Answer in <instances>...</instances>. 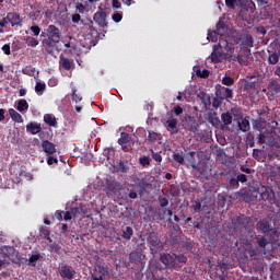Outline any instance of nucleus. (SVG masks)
<instances>
[{"instance_id":"nucleus-1","label":"nucleus","mask_w":280,"mask_h":280,"mask_svg":"<svg viewBox=\"0 0 280 280\" xmlns=\"http://www.w3.org/2000/svg\"><path fill=\"white\" fill-rule=\"evenodd\" d=\"M40 36H46L43 40H42V45L46 51V54H54V51H56V49L58 48V43H60V40H62V32L60 31V28H58V26L50 24L47 26L46 32H42Z\"/></svg>"},{"instance_id":"nucleus-2","label":"nucleus","mask_w":280,"mask_h":280,"mask_svg":"<svg viewBox=\"0 0 280 280\" xmlns=\"http://www.w3.org/2000/svg\"><path fill=\"white\" fill-rule=\"evenodd\" d=\"M258 231H260V233H264L265 237H268V235H270V241L279 240V232L277 231V229L272 228V223L269 219H264L258 222Z\"/></svg>"},{"instance_id":"nucleus-3","label":"nucleus","mask_w":280,"mask_h":280,"mask_svg":"<svg viewBox=\"0 0 280 280\" xmlns=\"http://www.w3.org/2000/svg\"><path fill=\"white\" fill-rule=\"evenodd\" d=\"M220 36L219 38V46L225 47L226 51H231L233 49L232 46H229V42L224 40L226 34L229 33V26L222 21H219L217 24V30L214 31Z\"/></svg>"},{"instance_id":"nucleus-4","label":"nucleus","mask_w":280,"mask_h":280,"mask_svg":"<svg viewBox=\"0 0 280 280\" xmlns=\"http://www.w3.org/2000/svg\"><path fill=\"white\" fill-rule=\"evenodd\" d=\"M148 246L151 250V255H156L161 248V238L156 232H150L147 237Z\"/></svg>"},{"instance_id":"nucleus-5","label":"nucleus","mask_w":280,"mask_h":280,"mask_svg":"<svg viewBox=\"0 0 280 280\" xmlns=\"http://www.w3.org/2000/svg\"><path fill=\"white\" fill-rule=\"evenodd\" d=\"M104 191L105 194H107V196H116V194H119V191H121V184L115 180L107 179L105 183Z\"/></svg>"},{"instance_id":"nucleus-6","label":"nucleus","mask_w":280,"mask_h":280,"mask_svg":"<svg viewBox=\"0 0 280 280\" xmlns=\"http://www.w3.org/2000/svg\"><path fill=\"white\" fill-rule=\"evenodd\" d=\"M160 261L163 264L166 268H178V264L176 262V258L172 256V254L163 253L160 256Z\"/></svg>"},{"instance_id":"nucleus-7","label":"nucleus","mask_w":280,"mask_h":280,"mask_svg":"<svg viewBox=\"0 0 280 280\" xmlns=\"http://www.w3.org/2000/svg\"><path fill=\"white\" fill-rule=\"evenodd\" d=\"M144 259H145V255L141 252H131L129 254L130 264H136V266H143Z\"/></svg>"},{"instance_id":"nucleus-8","label":"nucleus","mask_w":280,"mask_h":280,"mask_svg":"<svg viewBox=\"0 0 280 280\" xmlns=\"http://www.w3.org/2000/svg\"><path fill=\"white\" fill-rule=\"evenodd\" d=\"M59 67H61V69H63L65 71H71V69H74L75 62L73 61V59L60 56Z\"/></svg>"},{"instance_id":"nucleus-9","label":"nucleus","mask_w":280,"mask_h":280,"mask_svg":"<svg viewBox=\"0 0 280 280\" xmlns=\"http://www.w3.org/2000/svg\"><path fill=\"white\" fill-rule=\"evenodd\" d=\"M60 277L61 279H73V277H75V271L73 270V267L71 266H62L60 269Z\"/></svg>"},{"instance_id":"nucleus-10","label":"nucleus","mask_w":280,"mask_h":280,"mask_svg":"<svg viewBox=\"0 0 280 280\" xmlns=\"http://www.w3.org/2000/svg\"><path fill=\"white\" fill-rule=\"evenodd\" d=\"M7 20L9 21L11 27H16L21 25V14H19L18 12L7 13Z\"/></svg>"},{"instance_id":"nucleus-11","label":"nucleus","mask_w":280,"mask_h":280,"mask_svg":"<svg viewBox=\"0 0 280 280\" xmlns=\"http://www.w3.org/2000/svg\"><path fill=\"white\" fill-rule=\"evenodd\" d=\"M26 132L30 135H39V132H43V127L40 122L31 121L26 125Z\"/></svg>"},{"instance_id":"nucleus-12","label":"nucleus","mask_w":280,"mask_h":280,"mask_svg":"<svg viewBox=\"0 0 280 280\" xmlns=\"http://www.w3.org/2000/svg\"><path fill=\"white\" fill-rule=\"evenodd\" d=\"M241 48L248 49V47H254L255 40L253 39V35L246 34L240 38Z\"/></svg>"},{"instance_id":"nucleus-13","label":"nucleus","mask_w":280,"mask_h":280,"mask_svg":"<svg viewBox=\"0 0 280 280\" xmlns=\"http://www.w3.org/2000/svg\"><path fill=\"white\" fill-rule=\"evenodd\" d=\"M197 97H199L201 104H203V108L206 110H209L211 108V95L207 94L206 92H199L197 94Z\"/></svg>"},{"instance_id":"nucleus-14","label":"nucleus","mask_w":280,"mask_h":280,"mask_svg":"<svg viewBox=\"0 0 280 280\" xmlns=\"http://www.w3.org/2000/svg\"><path fill=\"white\" fill-rule=\"evenodd\" d=\"M10 250L12 248L8 246L0 247V268L1 266H5L8 259H10Z\"/></svg>"},{"instance_id":"nucleus-15","label":"nucleus","mask_w":280,"mask_h":280,"mask_svg":"<svg viewBox=\"0 0 280 280\" xmlns=\"http://www.w3.org/2000/svg\"><path fill=\"white\" fill-rule=\"evenodd\" d=\"M94 22L97 23L100 27H107L108 22H106V12H96L94 14Z\"/></svg>"},{"instance_id":"nucleus-16","label":"nucleus","mask_w":280,"mask_h":280,"mask_svg":"<svg viewBox=\"0 0 280 280\" xmlns=\"http://www.w3.org/2000/svg\"><path fill=\"white\" fill-rule=\"evenodd\" d=\"M42 148H43L44 152L49 155L55 154V152H56V144H54L49 140H44L42 142Z\"/></svg>"},{"instance_id":"nucleus-17","label":"nucleus","mask_w":280,"mask_h":280,"mask_svg":"<svg viewBox=\"0 0 280 280\" xmlns=\"http://www.w3.org/2000/svg\"><path fill=\"white\" fill-rule=\"evenodd\" d=\"M256 242L260 248H266L270 242H277V240L270 241V235L266 236V234H264V236L257 237Z\"/></svg>"},{"instance_id":"nucleus-18","label":"nucleus","mask_w":280,"mask_h":280,"mask_svg":"<svg viewBox=\"0 0 280 280\" xmlns=\"http://www.w3.org/2000/svg\"><path fill=\"white\" fill-rule=\"evenodd\" d=\"M268 91L271 93V95H279L280 94V83L277 82V80H272L268 84Z\"/></svg>"},{"instance_id":"nucleus-19","label":"nucleus","mask_w":280,"mask_h":280,"mask_svg":"<svg viewBox=\"0 0 280 280\" xmlns=\"http://www.w3.org/2000/svg\"><path fill=\"white\" fill-rule=\"evenodd\" d=\"M44 121L47 124V126H50L51 128L58 127V121L56 120V116L51 114L44 115Z\"/></svg>"},{"instance_id":"nucleus-20","label":"nucleus","mask_w":280,"mask_h":280,"mask_svg":"<svg viewBox=\"0 0 280 280\" xmlns=\"http://www.w3.org/2000/svg\"><path fill=\"white\" fill-rule=\"evenodd\" d=\"M167 129L172 132V135H176L178 132V120L176 118L168 119L166 121Z\"/></svg>"},{"instance_id":"nucleus-21","label":"nucleus","mask_w":280,"mask_h":280,"mask_svg":"<svg viewBox=\"0 0 280 280\" xmlns=\"http://www.w3.org/2000/svg\"><path fill=\"white\" fill-rule=\"evenodd\" d=\"M96 268H97L96 270H97L98 275H101V277H110V275H113V270H110V268H108V266L97 265Z\"/></svg>"},{"instance_id":"nucleus-22","label":"nucleus","mask_w":280,"mask_h":280,"mask_svg":"<svg viewBox=\"0 0 280 280\" xmlns=\"http://www.w3.org/2000/svg\"><path fill=\"white\" fill-rule=\"evenodd\" d=\"M9 115L15 124H23V116H21L14 108L9 109Z\"/></svg>"},{"instance_id":"nucleus-23","label":"nucleus","mask_w":280,"mask_h":280,"mask_svg":"<svg viewBox=\"0 0 280 280\" xmlns=\"http://www.w3.org/2000/svg\"><path fill=\"white\" fill-rule=\"evenodd\" d=\"M132 235H135V230H132V228L126 226L125 229H122V240H126V242H130V240H132Z\"/></svg>"},{"instance_id":"nucleus-24","label":"nucleus","mask_w":280,"mask_h":280,"mask_svg":"<svg viewBox=\"0 0 280 280\" xmlns=\"http://www.w3.org/2000/svg\"><path fill=\"white\" fill-rule=\"evenodd\" d=\"M250 222H252V219L249 217H238L236 219V224H238V226H243L244 229H247Z\"/></svg>"},{"instance_id":"nucleus-25","label":"nucleus","mask_w":280,"mask_h":280,"mask_svg":"<svg viewBox=\"0 0 280 280\" xmlns=\"http://www.w3.org/2000/svg\"><path fill=\"white\" fill-rule=\"evenodd\" d=\"M28 108H30V104L27 103V101L25 98H21L20 101H18L16 110H19V113H23V112L27 110Z\"/></svg>"},{"instance_id":"nucleus-26","label":"nucleus","mask_w":280,"mask_h":280,"mask_svg":"<svg viewBox=\"0 0 280 280\" xmlns=\"http://www.w3.org/2000/svg\"><path fill=\"white\" fill-rule=\"evenodd\" d=\"M71 213L73 218H80L81 215H86V208L84 207L72 208Z\"/></svg>"},{"instance_id":"nucleus-27","label":"nucleus","mask_w":280,"mask_h":280,"mask_svg":"<svg viewBox=\"0 0 280 280\" xmlns=\"http://www.w3.org/2000/svg\"><path fill=\"white\" fill-rule=\"evenodd\" d=\"M178 247L183 248V250L186 253H191V250L194 249V245L187 241H179Z\"/></svg>"},{"instance_id":"nucleus-28","label":"nucleus","mask_w":280,"mask_h":280,"mask_svg":"<svg viewBox=\"0 0 280 280\" xmlns=\"http://www.w3.org/2000/svg\"><path fill=\"white\" fill-rule=\"evenodd\" d=\"M132 141V137L128 132H121L120 138L118 139L119 144H127Z\"/></svg>"},{"instance_id":"nucleus-29","label":"nucleus","mask_w":280,"mask_h":280,"mask_svg":"<svg viewBox=\"0 0 280 280\" xmlns=\"http://www.w3.org/2000/svg\"><path fill=\"white\" fill-rule=\"evenodd\" d=\"M221 120L224 124V126H231V124H233V116L229 112L223 113L221 115Z\"/></svg>"},{"instance_id":"nucleus-30","label":"nucleus","mask_w":280,"mask_h":280,"mask_svg":"<svg viewBox=\"0 0 280 280\" xmlns=\"http://www.w3.org/2000/svg\"><path fill=\"white\" fill-rule=\"evenodd\" d=\"M210 59H211V62H213L214 65H218V62H221L222 60V52L214 49L210 55Z\"/></svg>"},{"instance_id":"nucleus-31","label":"nucleus","mask_w":280,"mask_h":280,"mask_svg":"<svg viewBox=\"0 0 280 280\" xmlns=\"http://www.w3.org/2000/svg\"><path fill=\"white\" fill-rule=\"evenodd\" d=\"M238 128L242 132H248V130H250V121L248 118H244L242 122L238 124Z\"/></svg>"},{"instance_id":"nucleus-32","label":"nucleus","mask_w":280,"mask_h":280,"mask_svg":"<svg viewBox=\"0 0 280 280\" xmlns=\"http://www.w3.org/2000/svg\"><path fill=\"white\" fill-rule=\"evenodd\" d=\"M62 43H63V47H66V49L63 50L65 54H70L71 56H73V49H75V45L67 40H62Z\"/></svg>"},{"instance_id":"nucleus-33","label":"nucleus","mask_w":280,"mask_h":280,"mask_svg":"<svg viewBox=\"0 0 280 280\" xmlns=\"http://www.w3.org/2000/svg\"><path fill=\"white\" fill-rule=\"evenodd\" d=\"M252 126H253L254 130H258L259 132H261V130L264 128V120H261V118L253 119Z\"/></svg>"},{"instance_id":"nucleus-34","label":"nucleus","mask_w":280,"mask_h":280,"mask_svg":"<svg viewBox=\"0 0 280 280\" xmlns=\"http://www.w3.org/2000/svg\"><path fill=\"white\" fill-rule=\"evenodd\" d=\"M25 44L27 45V47H38L39 42L38 39H36V37H26L25 38Z\"/></svg>"},{"instance_id":"nucleus-35","label":"nucleus","mask_w":280,"mask_h":280,"mask_svg":"<svg viewBox=\"0 0 280 280\" xmlns=\"http://www.w3.org/2000/svg\"><path fill=\"white\" fill-rule=\"evenodd\" d=\"M218 39H220V35L217 31H208V40L211 43H218Z\"/></svg>"},{"instance_id":"nucleus-36","label":"nucleus","mask_w":280,"mask_h":280,"mask_svg":"<svg viewBox=\"0 0 280 280\" xmlns=\"http://www.w3.org/2000/svg\"><path fill=\"white\" fill-rule=\"evenodd\" d=\"M47 89V85L45 84V82H36L35 85V93H37L38 95H42L43 92Z\"/></svg>"},{"instance_id":"nucleus-37","label":"nucleus","mask_w":280,"mask_h":280,"mask_svg":"<svg viewBox=\"0 0 280 280\" xmlns=\"http://www.w3.org/2000/svg\"><path fill=\"white\" fill-rule=\"evenodd\" d=\"M118 170L122 174H128V171L130 170V167H128V161H120L118 164Z\"/></svg>"},{"instance_id":"nucleus-38","label":"nucleus","mask_w":280,"mask_h":280,"mask_svg":"<svg viewBox=\"0 0 280 280\" xmlns=\"http://www.w3.org/2000/svg\"><path fill=\"white\" fill-rule=\"evenodd\" d=\"M39 234L42 237H44V240H47V242H51V236H50L49 230L42 228L39 230Z\"/></svg>"},{"instance_id":"nucleus-39","label":"nucleus","mask_w":280,"mask_h":280,"mask_svg":"<svg viewBox=\"0 0 280 280\" xmlns=\"http://www.w3.org/2000/svg\"><path fill=\"white\" fill-rule=\"evenodd\" d=\"M159 139H160L159 133H156L154 131H149L148 141H150L151 143H156V141H159Z\"/></svg>"},{"instance_id":"nucleus-40","label":"nucleus","mask_w":280,"mask_h":280,"mask_svg":"<svg viewBox=\"0 0 280 280\" xmlns=\"http://www.w3.org/2000/svg\"><path fill=\"white\" fill-rule=\"evenodd\" d=\"M222 84H224V86H233V84H235V80L225 75L222 78Z\"/></svg>"},{"instance_id":"nucleus-41","label":"nucleus","mask_w":280,"mask_h":280,"mask_svg":"<svg viewBox=\"0 0 280 280\" xmlns=\"http://www.w3.org/2000/svg\"><path fill=\"white\" fill-rule=\"evenodd\" d=\"M173 160H174L176 163H179V165H185V158H184L183 154H180V153H174V154H173Z\"/></svg>"},{"instance_id":"nucleus-42","label":"nucleus","mask_w":280,"mask_h":280,"mask_svg":"<svg viewBox=\"0 0 280 280\" xmlns=\"http://www.w3.org/2000/svg\"><path fill=\"white\" fill-rule=\"evenodd\" d=\"M192 210L195 213H200L202 211V203L199 200L192 201Z\"/></svg>"},{"instance_id":"nucleus-43","label":"nucleus","mask_w":280,"mask_h":280,"mask_svg":"<svg viewBox=\"0 0 280 280\" xmlns=\"http://www.w3.org/2000/svg\"><path fill=\"white\" fill-rule=\"evenodd\" d=\"M188 161H189L191 167H194V164L198 165V163L196 162V151H190L188 153Z\"/></svg>"},{"instance_id":"nucleus-44","label":"nucleus","mask_w":280,"mask_h":280,"mask_svg":"<svg viewBox=\"0 0 280 280\" xmlns=\"http://www.w3.org/2000/svg\"><path fill=\"white\" fill-rule=\"evenodd\" d=\"M222 91H224V97L228 102L229 100H233V90L223 86Z\"/></svg>"},{"instance_id":"nucleus-45","label":"nucleus","mask_w":280,"mask_h":280,"mask_svg":"<svg viewBox=\"0 0 280 280\" xmlns=\"http://www.w3.org/2000/svg\"><path fill=\"white\" fill-rule=\"evenodd\" d=\"M72 102H75V104H78V102H82V97L78 94V90L75 88H72Z\"/></svg>"},{"instance_id":"nucleus-46","label":"nucleus","mask_w":280,"mask_h":280,"mask_svg":"<svg viewBox=\"0 0 280 280\" xmlns=\"http://www.w3.org/2000/svg\"><path fill=\"white\" fill-rule=\"evenodd\" d=\"M174 259L178 261V264H187V256L184 254L175 255Z\"/></svg>"},{"instance_id":"nucleus-47","label":"nucleus","mask_w":280,"mask_h":280,"mask_svg":"<svg viewBox=\"0 0 280 280\" xmlns=\"http://www.w3.org/2000/svg\"><path fill=\"white\" fill-rule=\"evenodd\" d=\"M229 185L232 189H237L240 187V180L237 179V177H233L230 179Z\"/></svg>"},{"instance_id":"nucleus-48","label":"nucleus","mask_w":280,"mask_h":280,"mask_svg":"<svg viewBox=\"0 0 280 280\" xmlns=\"http://www.w3.org/2000/svg\"><path fill=\"white\" fill-rule=\"evenodd\" d=\"M192 170H196L199 174L203 175L207 172V166H199L198 164H192Z\"/></svg>"},{"instance_id":"nucleus-49","label":"nucleus","mask_w":280,"mask_h":280,"mask_svg":"<svg viewBox=\"0 0 280 280\" xmlns=\"http://www.w3.org/2000/svg\"><path fill=\"white\" fill-rule=\"evenodd\" d=\"M226 59L230 61V62H240V65H242V56H232V55H229L226 57Z\"/></svg>"},{"instance_id":"nucleus-50","label":"nucleus","mask_w":280,"mask_h":280,"mask_svg":"<svg viewBox=\"0 0 280 280\" xmlns=\"http://www.w3.org/2000/svg\"><path fill=\"white\" fill-rule=\"evenodd\" d=\"M188 130L194 133L198 132V121L192 120L191 124L188 125Z\"/></svg>"},{"instance_id":"nucleus-51","label":"nucleus","mask_w":280,"mask_h":280,"mask_svg":"<svg viewBox=\"0 0 280 280\" xmlns=\"http://www.w3.org/2000/svg\"><path fill=\"white\" fill-rule=\"evenodd\" d=\"M159 202H160V207L162 209H165V207L170 205V199H167L166 197H159Z\"/></svg>"},{"instance_id":"nucleus-52","label":"nucleus","mask_w":280,"mask_h":280,"mask_svg":"<svg viewBox=\"0 0 280 280\" xmlns=\"http://www.w3.org/2000/svg\"><path fill=\"white\" fill-rule=\"evenodd\" d=\"M38 259H40V254H33L30 256L28 261L32 264V266H34Z\"/></svg>"},{"instance_id":"nucleus-53","label":"nucleus","mask_w":280,"mask_h":280,"mask_svg":"<svg viewBox=\"0 0 280 280\" xmlns=\"http://www.w3.org/2000/svg\"><path fill=\"white\" fill-rule=\"evenodd\" d=\"M247 144L249 148H255V136L253 133L247 135Z\"/></svg>"},{"instance_id":"nucleus-54","label":"nucleus","mask_w":280,"mask_h":280,"mask_svg":"<svg viewBox=\"0 0 280 280\" xmlns=\"http://www.w3.org/2000/svg\"><path fill=\"white\" fill-rule=\"evenodd\" d=\"M121 19H124V15H121V13H114L112 15V20L114 21V23H121Z\"/></svg>"},{"instance_id":"nucleus-55","label":"nucleus","mask_w":280,"mask_h":280,"mask_svg":"<svg viewBox=\"0 0 280 280\" xmlns=\"http://www.w3.org/2000/svg\"><path fill=\"white\" fill-rule=\"evenodd\" d=\"M212 106L214 108H220V106H222V98L213 97L212 98Z\"/></svg>"},{"instance_id":"nucleus-56","label":"nucleus","mask_w":280,"mask_h":280,"mask_svg":"<svg viewBox=\"0 0 280 280\" xmlns=\"http://www.w3.org/2000/svg\"><path fill=\"white\" fill-rule=\"evenodd\" d=\"M152 159L156 163H161L163 161V156L159 152H152Z\"/></svg>"},{"instance_id":"nucleus-57","label":"nucleus","mask_w":280,"mask_h":280,"mask_svg":"<svg viewBox=\"0 0 280 280\" xmlns=\"http://www.w3.org/2000/svg\"><path fill=\"white\" fill-rule=\"evenodd\" d=\"M75 10L80 12V14H84V11L86 10V7L80 2L75 3Z\"/></svg>"},{"instance_id":"nucleus-58","label":"nucleus","mask_w":280,"mask_h":280,"mask_svg":"<svg viewBox=\"0 0 280 280\" xmlns=\"http://www.w3.org/2000/svg\"><path fill=\"white\" fill-rule=\"evenodd\" d=\"M183 107H180V105H177L173 108V113L174 115H176V117H180V115H183Z\"/></svg>"},{"instance_id":"nucleus-59","label":"nucleus","mask_w":280,"mask_h":280,"mask_svg":"<svg viewBox=\"0 0 280 280\" xmlns=\"http://www.w3.org/2000/svg\"><path fill=\"white\" fill-rule=\"evenodd\" d=\"M84 23V21L82 20V16L80 15V13H75L72 15V23Z\"/></svg>"},{"instance_id":"nucleus-60","label":"nucleus","mask_w":280,"mask_h":280,"mask_svg":"<svg viewBox=\"0 0 280 280\" xmlns=\"http://www.w3.org/2000/svg\"><path fill=\"white\" fill-rule=\"evenodd\" d=\"M257 139H258L259 145H264V143H266V132L259 133Z\"/></svg>"},{"instance_id":"nucleus-61","label":"nucleus","mask_w":280,"mask_h":280,"mask_svg":"<svg viewBox=\"0 0 280 280\" xmlns=\"http://www.w3.org/2000/svg\"><path fill=\"white\" fill-rule=\"evenodd\" d=\"M260 8H269L270 2L268 0H256Z\"/></svg>"},{"instance_id":"nucleus-62","label":"nucleus","mask_w":280,"mask_h":280,"mask_svg":"<svg viewBox=\"0 0 280 280\" xmlns=\"http://www.w3.org/2000/svg\"><path fill=\"white\" fill-rule=\"evenodd\" d=\"M236 178L238 183H248V177L246 176V174H238Z\"/></svg>"},{"instance_id":"nucleus-63","label":"nucleus","mask_w":280,"mask_h":280,"mask_svg":"<svg viewBox=\"0 0 280 280\" xmlns=\"http://www.w3.org/2000/svg\"><path fill=\"white\" fill-rule=\"evenodd\" d=\"M31 32H33L34 36H39L40 35V28H39L38 25L31 26Z\"/></svg>"},{"instance_id":"nucleus-64","label":"nucleus","mask_w":280,"mask_h":280,"mask_svg":"<svg viewBox=\"0 0 280 280\" xmlns=\"http://www.w3.org/2000/svg\"><path fill=\"white\" fill-rule=\"evenodd\" d=\"M2 51L3 54H5V56H10L12 54V51L10 50V44H4L2 46Z\"/></svg>"}]
</instances>
